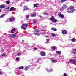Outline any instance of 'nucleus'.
I'll list each match as a JSON object with an SVG mask.
<instances>
[{
    "mask_svg": "<svg viewBox=\"0 0 76 76\" xmlns=\"http://www.w3.org/2000/svg\"><path fill=\"white\" fill-rule=\"evenodd\" d=\"M75 9H74V7L72 6L69 7L66 10V12L69 13H72L74 12Z\"/></svg>",
    "mask_w": 76,
    "mask_h": 76,
    "instance_id": "f257e3e1",
    "label": "nucleus"
},
{
    "mask_svg": "<svg viewBox=\"0 0 76 76\" xmlns=\"http://www.w3.org/2000/svg\"><path fill=\"white\" fill-rule=\"evenodd\" d=\"M28 27V24H23L21 26V28L23 29L24 30H25L26 28H27Z\"/></svg>",
    "mask_w": 76,
    "mask_h": 76,
    "instance_id": "f03ea898",
    "label": "nucleus"
},
{
    "mask_svg": "<svg viewBox=\"0 0 76 76\" xmlns=\"http://www.w3.org/2000/svg\"><path fill=\"white\" fill-rule=\"evenodd\" d=\"M50 20L52 22H53L54 23H56V22L57 21V20L55 19L54 17L53 16H52V18H50Z\"/></svg>",
    "mask_w": 76,
    "mask_h": 76,
    "instance_id": "7ed1b4c3",
    "label": "nucleus"
},
{
    "mask_svg": "<svg viewBox=\"0 0 76 76\" xmlns=\"http://www.w3.org/2000/svg\"><path fill=\"white\" fill-rule=\"evenodd\" d=\"M70 62L71 63H73L74 64L76 65V60L74 59H72L70 60Z\"/></svg>",
    "mask_w": 76,
    "mask_h": 76,
    "instance_id": "20e7f679",
    "label": "nucleus"
},
{
    "mask_svg": "<svg viewBox=\"0 0 76 76\" xmlns=\"http://www.w3.org/2000/svg\"><path fill=\"white\" fill-rule=\"evenodd\" d=\"M15 18L14 17L10 18L9 19V20L10 21V22H13V21H15Z\"/></svg>",
    "mask_w": 76,
    "mask_h": 76,
    "instance_id": "39448f33",
    "label": "nucleus"
},
{
    "mask_svg": "<svg viewBox=\"0 0 76 76\" xmlns=\"http://www.w3.org/2000/svg\"><path fill=\"white\" fill-rule=\"evenodd\" d=\"M40 55L42 56H45V53L43 51H42L40 53Z\"/></svg>",
    "mask_w": 76,
    "mask_h": 76,
    "instance_id": "423d86ee",
    "label": "nucleus"
},
{
    "mask_svg": "<svg viewBox=\"0 0 76 76\" xmlns=\"http://www.w3.org/2000/svg\"><path fill=\"white\" fill-rule=\"evenodd\" d=\"M16 35L15 34H11L10 35V37H11V38H14L16 37Z\"/></svg>",
    "mask_w": 76,
    "mask_h": 76,
    "instance_id": "0eeeda50",
    "label": "nucleus"
},
{
    "mask_svg": "<svg viewBox=\"0 0 76 76\" xmlns=\"http://www.w3.org/2000/svg\"><path fill=\"white\" fill-rule=\"evenodd\" d=\"M58 15L59 16H60V17L61 18H64V15L63 14L61 13H59V14Z\"/></svg>",
    "mask_w": 76,
    "mask_h": 76,
    "instance_id": "6e6552de",
    "label": "nucleus"
},
{
    "mask_svg": "<svg viewBox=\"0 0 76 76\" xmlns=\"http://www.w3.org/2000/svg\"><path fill=\"white\" fill-rule=\"evenodd\" d=\"M62 33L63 34H67V31L65 30H63L62 31Z\"/></svg>",
    "mask_w": 76,
    "mask_h": 76,
    "instance_id": "1a4fd4ad",
    "label": "nucleus"
},
{
    "mask_svg": "<svg viewBox=\"0 0 76 76\" xmlns=\"http://www.w3.org/2000/svg\"><path fill=\"white\" fill-rule=\"evenodd\" d=\"M46 70L48 72H52L53 70V69H48V68H46Z\"/></svg>",
    "mask_w": 76,
    "mask_h": 76,
    "instance_id": "9d476101",
    "label": "nucleus"
},
{
    "mask_svg": "<svg viewBox=\"0 0 76 76\" xmlns=\"http://www.w3.org/2000/svg\"><path fill=\"white\" fill-rule=\"evenodd\" d=\"M15 9V8L13 7H11L10 9V12H12V11H13Z\"/></svg>",
    "mask_w": 76,
    "mask_h": 76,
    "instance_id": "9b49d317",
    "label": "nucleus"
},
{
    "mask_svg": "<svg viewBox=\"0 0 76 76\" xmlns=\"http://www.w3.org/2000/svg\"><path fill=\"white\" fill-rule=\"evenodd\" d=\"M5 7V6L4 4L0 5V9H3Z\"/></svg>",
    "mask_w": 76,
    "mask_h": 76,
    "instance_id": "f8f14e48",
    "label": "nucleus"
},
{
    "mask_svg": "<svg viewBox=\"0 0 76 76\" xmlns=\"http://www.w3.org/2000/svg\"><path fill=\"white\" fill-rule=\"evenodd\" d=\"M30 66H28L27 67H26V68L24 69L25 70H28L29 69H30Z\"/></svg>",
    "mask_w": 76,
    "mask_h": 76,
    "instance_id": "ddd939ff",
    "label": "nucleus"
},
{
    "mask_svg": "<svg viewBox=\"0 0 76 76\" xmlns=\"http://www.w3.org/2000/svg\"><path fill=\"white\" fill-rule=\"evenodd\" d=\"M51 30H52V31H57V30L55 28H52L51 29Z\"/></svg>",
    "mask_w": 76,
    "mask_h": 76,
    "instance_id": "4468645a",
    "label": "nucleus"
},
{
    "mask_svg": "<svg viewBox=\"0 0 76 76\" xmlns=\"http://www.w3.org/2000/svg\"><path fill=\"white\" fill-rule=\"evenodd\" d=\"M76 41V39H75V38H73L71 40V41L72 42H75Z\"/></svg>",
    "mask_w": 76,
    "mask_h": 76,
    "instance_id": "2eb2a0df",
    "label": "nucleus"
},
{
    "mask_svg": "<svg viewBox=\"0 0 76 76\" xmlns=\"http://www.w3.org/2000/svg\"><path fill=\"white\" fill-rule=\"evenodd\" d=\"M39 5V4H38L37 3L36 4H34V7H37Z\"/></svg>",
    "mask_w": 76,
    "mask_h": 76,
    "instance_id": "dca6fc26",
    "label": "nucleus"
},
{
    "mask_svg": "<svg viewBox=\"0 0 76 76\" xmlns=\"http://www.w3.org/2000/svg\"><path fill=\"white\" fill-rule=\"evenodd\" d=\"M65 10V9H66V5L65 4H64L63 5V7H62Z\"/></svg>",
    "mask_w": 76,
    "mask_h": 76,
    "instance_id": "f3484780",
    "label": "nucleus"
},
{
    "mask_svg": "<svg viewBox=\"0 0 76 76\" xmlns=\"http://www.w3.org/2000/svg\"><path fill=\"white\" fill-rule=\"evenodd\" d=\"M34 34L35 35H37V36H39L40 35V34L38 33H34Z\"/></svg>",
    "mask_w": 76,
    "mask_h": 76,
    "instance_id": "a211bd4d",
    "label": "nucleus"
},
{
    "mask_svg": "<svg viewBox=\"0 0 76 76\" xmlns=\"http://www.w3.org/2000/svg\"><path fill=\"white\" fill-rule=\"evenodd\" d=\"M51 61L53 63H57V61L56 60H52Z\"/></svg>",
    "mask_w": 76,
    "mask_h": 76,
    "instance_id": "6ab92c4d",
    "label": "nucleus"
},
{
    "mask_svg": "<svg viewBox=\"0 0 76 76\" xmlns=\"http://www.w3.org/2000/svg\"><path fill=\"white\" fill-rule=\"evenodd\" d=\"M56 52L57 53V54L59 55H60L61 54V52L60 51H56Z\"/></svg>",
    "mask_w": 76,
    "mask_h": 76,
    "instance_id": "aec40b11",
    "label": "nucleus"
},
{
    "mask_svg": "<svg viewBox=\"0 0 76 76\" xmlns=\"http://www.w3.org/2000/svg\"><path fill=\"white\" fill-rule=\"evenodd\" d=\"M6 2L7 4H10V1H6Z\"/></svg>",
    "mask_w": 76,
    "mask_h": 76,
    "instance_id": "412c9836",
    "label": "nucleus"
},
{
    "mask_svg": "<svg viewBox=\"0 0 76 76\" xmlns=\"http://www.w3.org/2000/svg\"><path fill=\"white\" fill-rule=\"evenodd\" d=\"M15 30H16V28H14L12 29V30H11V32H12V33L13 34L14 33V32H13V31H15Z\"/></svg>",
    "mask_w": 76,
    "mask_h": 76,
    "instance_id": "4be33fe9",
    "label": "nucleus"
},
{
    "mask_svg": "<svg viewBox=\"0 0 76 76\" xmlns=\"http://www.w3.org/2000/svg\"><path fill=\"white\" fill-rule=\"evenodd\" d=\"M24 8L25 10H28V8H27V7L26 6H24Z\"/></svg>",
    "mask_w": 76,
    "mask_h": 76,
    "instance_id": "5701e85b",
    "label": "nucleus"
},
{
    "mask_svg": "<svg viewBox=\"0 0 76 76\" xmlns=\"http://www.w3.org/2000/svg\"><path fill=\"white\" fill-rule=\"evenodd\" d=\"M31 17H35L36 16V15L35 14H33L31 15Z\"/></svg>",
    "mask_w": 76,
    "mask_h": 76,
    "instance_id": "b1692460",
    "label": "nucleus"
},
{
    "mask_svg": "<svg viewBox=\"0 0 76 76\" xmlns=\"http://www.w3.org/2000/svg\"><path fill=\"white\" fill-rule=\"evenodd\" d=\"M6 14H4L0 17V18H2V17H3V16H6Z\"/></svg>",
    "mask_w": 76,
    "mask_h": 76,
    "instance_id": "393cba45",
    "label": "nucleus"
},
{
    "mask_svg": "<svg viewBox=\"0 0 76 76\" xmlns=\"http://www.w3.org/2000/svg\"><path fill=\"white\" fill-rule=\"evenodd\" d=\"M23 68H24V67L23 66H21L19 68V69H23Z\"/></svg>",
    "mask_w": 76,
    "mask_h": 76,
    "instance_id": "a878e982",
    "label": "nucleus"
},
{
    "mask_svg": "<svg viewBox=\"0 0 76 76\" xmlns=\"http://www.w3.org/2000/svg\"><path fill=\"white\" fill-rule=\"evenodd\" d=\"M67 0H61V3H63L64 2V1H66Z\"/></svg>",
    "mask_w": 76,
    "mask_h": 76,
    "instance_id": "bb28decb",
    "label": "nucleus"
},
{
    "mask_svg": "<svg viewBox=\"0 0 76 76\" xmlns=\"http://www.w3.org/2000/svg\"><path fill=\"white\" fill-rule=\"evenodd\" d=\"M65 10L63 7H62L60 9V10H61V11H63V10Z\"/></svg>",
    "mask_w": 76,
    "mask_h": 76,
    "instance_id": "cd10ccee",
    "label": "nucleus"
},
{
    "mask_svg": "<svg viewBox=\"0 0 76 76\" xmlns=\"http://www.w3.org/2000/svg\"><path fill=\"white\" fill-rule=\"evenodd\" d=\"M29 15H27L25 17L26 19H28L29 18Z\"/></svg>",
    "mask_w": 76,
    "mask_h": 76,
    "instance_id": "c85d7f7f",
    "label": "nucleus"
},
{
    "mask_svg": "<svg viewBox=\"0 0 76 76\" xmlns=\"http://www.w3.org/2000/svg\"><path fill=\"white\" fill-rule=\"evenodd\" d=\"M33 23H37V22L36 21H35V20H33Z\"/></svg>",
    "mask_w": 76,
    "mask_h": 76,
    "instance_id": "c756f323",
    "label": "nucleus"
},
{
    "mask_svg": "<svg viewBox=\"0 0 76 76\" xmlns=\"http://www.w3.org/2000/svg\"><path fill=\"white\" fill-rule=\"evenodd\" d=\"M41 60V58H37V61H39V60Z\"/></svg>",
    "mask_w": 76,
    "mask_h": 76,
    "instance_id": "7c9ffc66",
    "label": "nucleus"
},
{
    "mask_svg": "<svg viewBox=\"0 0 76 76\" xmlns=\"http://www.w3.org/2000/svg\"><path fill=\"white\" fill-rule=\"evenodd\" d=\"M43 14L45 15H48V14L47 13H45V12L43 13Z\"/></svg>",
    "mask_w": 76,
    "mask_h": 76,
    "instance_id": "2f4dec72",
    "label": "nucleus"
},
{
    "mask_svg": "<svg viewBox=\"0 0 76 76\" xmlns=\"http://www.w3.org/2000/svg\"><path fill=\"white\" fill-rule=\"evenodd\" d=\"M52 35L53 37H55L56 36V34H54V33H52Z\"/></svg>",
    "mask_w": 76,
    "mask_h": 76,
    "instance_id": "473e14b6",
    "label": "nucleus"
},
{
    "mask_svg": "<svg viewBox=\"0 0 76 76\" xmlns=\"http://www.w3.org/2000/svg\"><path fill=\"white\" fill-rule=\"evenodd\" d=\"M18 56H20L21 55V53H17Z\"/></svg>",
    "mask_w": 76,
    "mask_h": 76,
    "instance_id": "72a5a7b5",
    "label": "nucleus"
},
{
    "mask_svg": "<svg viewBox=\"0 0 76 76\" xmlns=\"http://www.w3.org/2000/svg\"><path fill=\"white\" fill-rule=\"evenodd\" d=\"M35 31L36 32H39V30H37V29L35 30Z\"/></svg>",
    "mask_w": 76,
    "mask_h": 76,
    "instance_id": "f704fd0d",
    "label": "nucleus"
},
{
    "mask_svg": "<svg viewBox=\"0 0 76 76\" xmlns=\"http://www.w3.org/2000/svg\"><path fill=\"white\" fill-rule=\"evenodd\" d=\"M47 42H45V43H47V42H49V40L46 39Z\"/></svg>",
    "mask_w": 76,
    "mask_h": 76,
    "instance_id": "c9c22d12",
    "label": "nucleus"
},
{
    "mask_svg": "<svg viewBox=\"0 0 76 76\" xmlns=\"http://www.w3.org/2000/svg\"><path fill=\"white\" fill-rule=\"evenodd\" d=\"M2 56L3 57H4L5 56H6V54L4 53L2 54Z\"/></svg>",
    "mask_w": 76,
    "mask_h": 76,
    "instance_id": "e433bc0d",
    "label": "nucleus"
},
{
    "mask_svg": "<svg viewBox=\"0 0 76 76\" xmlns=\"http://www.w3.org/2000/svg\"><path fill=\"white\" fill-rule=\"evenodd\" d=\"M19 60V58L18 57H17L16 58V60L17 61H18V60Z\"/></svg>",
    "mask_w": 76,
    "mask_h": 76,
    "instance_id": "4c0bfd02",
    "label": "nucleus"
},
{
    "mask_svg": "<svg viewBox=\"0 0 76 76\" xmlns=\"http://www.w3.org/2000/svg\"><path fill=\"white\" fill-rule=\"evenodd\" d=\"M64 76H67V74H66V73H64Z\"/></svg>",
    "mask_w": 76,
    "mask_h": 76,
    "instance_id": "58836bf2",
    "label": "nucleus"
},
{
    "mask_svg": "<svg viewBox=\"0 0 76 76\" xmlns=\"http://www.w3.org/2000/svg\"><path fill=\"white\" fill-rule=\"evenodd\" d=\"M6 9H7V10H9V9H10V7H8L7 8H6Z\"/></svg>",
    "mask_w": 76,
    "mask_h": 76,
    "instance_id": "ea45409f",
    "label": "nucleus"
},
{
    "mask_svg": "<svg viewBox=\"0 0 76 76\" xmlns=\"http://www.w3.org/2000/svg\"><path fill=\"white\" fill-rule=\"evenodd\" d=\"M32 47H35V44H34L32 45Z\"/></svg>",
    "mask_w": 76,
    "mask_h": 76,
    "instance_id": "a19ab883",
    "label": "nucleus"
},
{
    "mask_svg": "<svg viewBox=\"0 0 76 76\" xmlns=\"http://www.w3.org/2000/svg\"><path fill=\"white\" fill-rule=\"evenodd\" d=\"M55 48H56V47H53V50H55Z\"/></svg>",
    "mask_w": 76,
    "mask_h": 76,
    "instance_id": "79ce46f5",
    "label": "nucleus"
},
{
    "mask_svg": "<svg viewBox=\"0 0 76 76\" xmlns=\"http://www.w3.org/2000/svg\"><path fill=\"white\" fill-rule=\"evenodd\" d=\"M34 49L35 51H36V50H37V48H35Z\"/></svg>",
    "mask_w": 76,
    "mask_h": 76,
    "instance_id": "37998d69",
    "label": "nucleus"
},
{
    "mask_svg": "<svg viewBox=\"0 0 76 76\" xmlns=\"http://www.w3.org/2000/svg\"><path fill=\"white\" fill-rule=\"evenodd\" d=\"M0 75H2V73L1 72V71H0Z\"/></svg>",
    "mask_w": 76,
    "mask_h": 76,
    "instance_id": "c03bdc74",
    "label": "nucleus"
},
{
    "mask_svg": "<svg viewBox=\"0 0 76 76\" xmlns=\"http://www.w3.org/2000/svg\"><path fill=\"white\" fill-rule=\"evenodd\" d=\"M39 17L40 18H42V16H41V15L39 16Z\"/></svg>",
    "mask_w": 76,
    "mask_h": 76,
    "instance_id": "a18cd8bd",
    "label": "nucleus"
},
{
    "mask_svg": "<svg viewBox=\"0 0 76 76\" xmlns=\"http://www.w3.org/2000/svg\"><path fill=\"white\" fill-rule=\"evenodd\" d=\"M74 54H76V52H73Z\"/></svg>",
    "mask_w": 76,
    "mask_h": 76,
    "instance_id": "49530a36",
    "label": "nucleus"
},
{
    "mask_svg": "<svg viewBox=\"0 0 76 76\" xmlns=\"http://www.w3.org/2000/svg\"><path fill=\"white\" fill-rule=\"evenodd\" d=\"M74 51L75 52H76V49H74Z\"/></svg>",
    "mask_w": 76,
    "mask_h": 76,
    "instance_id": "de8ad7c7",
    "label": "nucleus"
},
{
    "mask_svg": "<svg viewBox=\"0 0 76 76\" xmlns=\"http://www.w3.org/2000/svg\"><path fill=\"white\" fill-rule=\"evenodd\" d=\"M28 1H29V0H27L26 1V2H28Z\"/></svg>",
    "mask_w": 76,
    "mask_h": 76,
    "instance_id": "09e8293b",
    "label": "nucleus"
},
{
    "mask_svg": "<svg viewBox=\"0 0 76 76\" xmlns=\"http://www.w3.org/2000/svg\"><path fill=\"white\" fill-rule=\"evenodd\" d=\"M2 10L1 9H0V12H1V10Z\"/></svg>",
    "mask_w": 76,
    "mask_h": 76,
    "instance_id": "8fccbe9b",
    "label": "nucleus"
},
{
    "mask_svg": "<svg viewBox=\"0 0 76 76\" xmlns=\"http://www.w3.org/2000/svg\"><path fill=\"white\" fill-rule=\"evenodd\" d=\"M23 41H24L23 40L22 41L23 42Z\"/></svg>",
    "mask_w": 76,
    "mask_h": 76,
    "instance_id": "3c124183",
    "label": "nucleus"
},
{
    "mask_svg": "<svg viewBox=\"0 0 76 76\" xmlns=\"http://www.w3.org/2000/svg\"><path fill=\"white\" fill-rule=\"evenodd\" d=\"M73 1H74V0H72Z\"/></svg>",
    "mask_w": 76,
    "mask_h": 76,
    "instance_id": "603ef678",
    "label": "nucleus"
},
{
    "mask_svg": "<svg viewBox=\"0 0 76 76\" xmlns=\"http://www.w3.org/2000/svg\"><path fill=\"white\" fill-rule=\"evenodd\" d=\"M68 64H69V63H68Z\"/></svg>",
    "mask_w": 76,
    "mask_h": 76,
    "instance_id": "864d4df0",
    "label": "nucleus"
}]
</instances>
